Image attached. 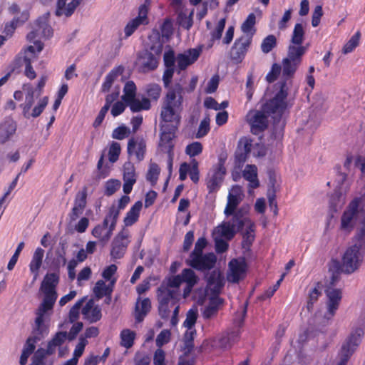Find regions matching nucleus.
<instances>
[{
    "instance_id": "nucleus-1",
    "label": "nucleus",
    "mask_w": 365,
    "mask_h": 365,
    "mask_svg": "<svg viewBox=\"0 0 365 365\" xmlns=\"http://www.w3.org/2000/svg\"><path fill=\"white\" fill-rule=\"evenodd\" d=\"M58 283V276L54 273L47 274L41 285L44 294L43 302L36 312V317L34 327V339L29 338L22 351L31 355L35 349L36 340L48 334L46 321L57 298L55 288Z\"/></svg>"
},
{
    "instance_id": "nucleus-2",
    "label": "nucleus",
    "mask_w": 365,
    "mask_h": 365,
    "mask_svg": "<svg viewBox=\"0 0 365 365\" xmlns=\"http://www.w3.org/2000/svg\"><path fill=\"white\" fill-rule=\"evenodd\" d=\"M182 86L175 83L166 94L162 106L160 117L165 122L178 125L182 110Z\"/></svg>"
},
{
    "instance_id": "nucleus-3",
    "label": "nucleus",
    "mask_w": 365,
    "mask_h": 365,
    "mask_svg": "<svg viewBox=\"0 0 365 365\" xmlns=\"http://www.w3.org/2000/svg\"><path fill=\"white\" fill-rule=\"evenodd\" d=\"M249 205H242L237 210L234 216L229 220L222 222L219 225L215 227L212 231V236H217L227 240H232L235 235L241 230L242 217L243 214H249Z\"/></svg>"
},
{
    "instance_id": "nucleus-4",
    "label": "nucleus",
    "mask_w": 365,
    "mask_h": 365,
    "mask_svg": "<svg viewBox=\"0 0 365 365\" xmlns=\"http://www.w3.org/2000/svg\"><path fill=\"white\" fill-rule=\"evenodd\" d=\"M365 318L359 319L352 327L351 331L346 342L343 344L339 354V361L346 364L349 359L353 354L356 347L359 345L364 334Z\"/></svg>"
},
{
    "instance_id": "nucleus-5",
    "label": "nucleus",
    "mask_w": 365,
    "mask_h": 365,
    "mask_svg": "<svg viewBox=\"0 0 365 365\" xmlns=\"http://www.w3.org/2000/svg\"><path fill=\"white\" fill-rule=\"evenodd\" d=\"M199 279L198 276L192 269L185 268L182 270L180 274L170 277L165 284L170 287V289L175 290L176 294L180 296V286L182 283H185L186 285L182 292V297L185 299L190 295L193 287L197 284Z\"/></svg>"
},
{
    "instance_id": "nucleus-6",
    "label": "nucleus",
    "mask_w": 365,
    "mask_h": 365,
    "mask_svg": "<svg viewBox=\"0 0 365 365\" xmlns=\"http://www.w3.org/2000/svg\"><path fill=\"white\" fill-rule=\"evenodd\" d=\"M325 293L327 296V311L323 315L321 312H318L315 314L317 322L321 324H325L332 319L339 307L342 298V292L339 289H334L329 287L326 289Z\"/></svg>"
},
{
    "instance_id": "nucleus-7",
    "label": "nucleus",
    "mask_w": 365,
    "mask_h": 365,
    "mask_svg": "<svg viewBox=\"0 0 365 365\" xmlns=\"http://www.w3.org/2000/svg\"><path fill=\"white\" fill-rule=\"evenodd\" d=\"M362 246L361 242H357L346 248L341 258V271L342 272L351 274L359 269L364 258L361 252Z\"/></svg>"
},
{
    "instance_id": "nucleus-8",
    "label": "nucleus",
    "mask_w": 365,
    "mask_h": 365,
    "mask_svg": "<svg viewBox=\"0 0 365 365\" xmlns=\"http://www.w3.org/2000/svg\"><path fill=\"white\" fill-rule=\"evenodd\" d=\"M363 207V200L360 197H356L349 202L340 218V230L342 232L349 234L353 231Z\"/></svg>"
},
{
    "instance_id": "nucleus-9",
    "label": "nucleus",
    "mask_w": 365,
    "mask_h": 365,
    "mask_svg": "<svg viewBox=\"0 0 365 365\" xmlns=\"http://www.w3.org/2000/svg\"><path fill=\"white\" fill-rule=\"evenodd\" d=\"M306 51V46H289L287 56L282 60V78H292Z\"/></svg>"
},
{
    "instance_id": "nucleus-10",
    "label": "nucleus",
    "mask_w": 365,
    "mask_h": 365,
    "mask_svg": "<svg viewBox=\"0 0 365 365\" xmlns=\"http://www.w3.org/2000/svg\"><path fill=\"white\" fill-rule=\"evenodd\" d=\"M23 90L26 92L25 97V102L21 105L23 110V115L26 118H36L41 115L46 106L48 103V98L45 96L41 98L37 105L34 108L31 112V108L34 103L36 91L31 84H24L23 86Z\"/></svg>"
},
{
    "instance_id": "nucleus-11",
    "label": "nucleus",
    "mask_w": 365,
    "mask_h": 365,
    "mask_svg": "<svg viewBox=\"0 0 365 365\" xmlns=\"http://www.w3.org/2000/svg\"><path fill=\"white\" fill-rule=\"evenodd\" d=\"M239 331H232L205 340L202 347L206 351H225L230 349L239 340Z\"/></svg>"
},
{
    "instance_id": "nucleus-12",
    "label": "nucleus",
    "mask_w": 365,
    "mask_h": 365,
    "mask_svg": "<svg viewBox=\"0 0 365 365\" xmlns=\"http://www.w3.org/2000/svg\"><path fill=\"white\" fill-rule=\"evenodd\" d=\"M118 220V214L115 211L108 213L103 222L96 225L91 232L92 235L98 239V242L104 246L106 245L115 228Z\"/></svg>"
},
{
    "instance_id": "nucleus-13",
    "label": "nucleus",
    "mask_w": 365,
    "mask_h": 365,
    "mask_svg": "<svg viewBox=\"0 0 365 365\" xmlns=\"http://www.w3.org/2000/svg\"><path fill=\"white\" fill-rule=\"evenodd\" d=\"M158 300L159 303V314L162 318H167L170 315L171 308L175 305L179 295L175 290L166 286L164 283L158 289Z\"/></svg>"
},
{
    "instance_id": "nucleus-14",
    "label": "nucleus",
    "mask_w": 365,
    "mask_h": 365,
    "mask_svg": "<svg viewBox=\"0 0 365 365\" xmlns=\"http://www.w3.org/2000/svg\"><path fill=\"white\" fill-rule=\"evenodd\" d=\"M292 103L277 94L264 103L262 106L264 111L269 115H273V118H280L285 111L292 106Z\"/></svg>"
},
{
    "instance_id": "nucleus-15",
    "label": "nucleus",
    "mask_w": 365,
    "mask_h": 365,
    "mask_svg": "<svg viewBox=\"0 0 365 365\" xmlns=\"http://www.w3.org/2000/svg\"><path fill=\"white\" fill-rule=\"evenodd\" d=\"M247 266L244 258L232 259L228 264L227 280L232 283H238L243 280L247 274Z\"/></svg>"
},
{
    "instance_id": "nucleus-16",
    "label": "nucleus",
    "mask_w": 365,
    "mask_h": 365,
    "mask_svg": "<svg viewBox=\"0 0 365 365\" xmlns=\"http://www.w3.org/2000/svg\"><path fill=\"white\" fill-rule=\"evenodd\" d=\"M135 65L139 72L148 73L158 67V58L153 53L145 50L138 53Z\"/></svg>"
},
{
    "instance_id": "nucleus-17",
    "label": "nucleus",
    "mask_w": 365,
    "mask_h": 365,
    "mask_svg": "<svg viewBox=\"0 0 365 365\" xmlns=\"http://www.w3.org/2000/svg\"><path fill=\"white\" fill-rule=\"evenodd\" d=\"M252 36L249 35H242L237 38L230 51L232 60L235 61L236 63L241 62L252 43Z\"/></svg>"
},
{
    "instance_id": "nucleus-18",
    "label": "nucleus",
    "mask_w": 365,
    "mask_h": 365,
    "mask_svg": "<svg viewBox=\"0 0 365 365\" xmlns=\"http://www.w3.org/2000/svg\"><path fill=\"white\" fill-rule=\"evenodd\" d=\"M192 255H190L186 264L197 270L204 271L212 269L216 262L217 258L213 253L197 254V258L193 261Z\"/></svg>"
},
{
    "instance_id": "nucleus-19",
    "label": "nucleus",
    "mask_w": 365,
    "mask_h": 365,
    "mask_svg": "<svg viewBox=\"0 0 365 365\" xmlns=\"http://www.w3.org/2000/svg\"><path fill=\"white\" fill-rule=\"evenodd\" d=\"M268 115L262 110H251L247 115V120L254 133L264 130L268 125Z\"/></svg>"
},
{
    "instance_id": "nucleus-20",
    "label": "nucleus",
    "mask_w": 365,
    "mask_h": 365,
    "mask_svg": "<svg viewBox=\"0 0 365 365\" xmlns=\"http://www.w3.org/2000/svg\"><path fill=\"white\" fill-rule=\"evenodd\" d=\"M244 197L242 187L239 185L233 186L228 194L227 202L224 213L227 217L235 215L237 207L241 202Z\"/></svg>"
},
{
    "instance_id": "nucleus-21",
    "label": "nucleus",
    "mask_w": 365,
    "mask_h": 365,
    "mask_svg": "<svg viewBox=\"0 0 365 365\" xmlns=\"http://www.w3.org/2000/svg\"><path fill=\"white\" fill-rule=\"evenodd\" d=\"M201 50L198 48H190L176 56L177 69L178 73L185 70L193 64L199 58Z\"/></svg>"
},
{
    "instance_id": "nucleus-22",
    "label": "nucleus",
    "mask_w": 365,
    "mask_h": 365,
    "mask_svg": "<svg viewBox=\"0 0 365 365\" xmlns=\"http://www.w3.org/2000/svg\"><path fill=\"white\" fill-rule=\"evenodd\" d=\"M297 89L293 86L292 78H282L275 85V93L289 100L292 103Z\"/></svg>"
},
{
    "instance_id": "nucleus-23",
    "label": "nucleus",
    "mask_w": 365,
    "mask_h": 365,
    "mask_svg": "<svg viewBox=\"0 0 365 365\" xmlns=\"http://www.w3.org/2000/svg\"><path fill=\"white\" fill-rule=\"evenodd\" d=\"M248 215L249 214H243L241 223V230L243 227H245L242 234V247L245 249L251 246L255 238V225Z\"/></svg>"
},
{
    "instance_id": "nucleus-24",
    "label": "nucleus",
    "mask_w": 365,
    "mask_h": 365,
    "mask_svg": "<svg viewBox=\"0 0 365 365\" xmlns=\"http://www.w3.org/2000/svg\"><path fill=\"white\" fill-rule=\"evenodd\" d=\"M148 13V9L145 4H143L139 7L138 16L130 21L125 28V34L126 36H130L140 25L148 24L147 17Z\"/></svg>"
},
{
    "instance_id": "nucleus-25",
    "label": "nucleus",
    "mask_w": 365,
    "mask_h": 365,
    "mask_svg": "<svg viewBox=\"0 0 365 365\" xmlns=\"http://www.w3.org/2000/svg\"><path fill=\"white\" fill-rule=\"evenodd\" d=\"M252 140L250 138L243 136L240 138L235 152V160L239 165L244 163L252 150Z\"/></svg>"
},
{
    "instance_id": "nucleus-26",
    "label": "nucleus",
    "mask_w": 365,
    "mask_h": 365,
    "mask_svg": "<svg viewBox=\"0 0 365 365\" xmlns=\"http://www.w3.org/2000/svg\"><path fill=\"white\" fill-rule=\"evenodd\" d=\"M52 29L47 24L46 19H43L36 21L33 30L26 38L29 41H31L38 37L48 38L52 36Z\"/></svg>"
},
{
    "instance_id": "nucleus-27",
    "label": "nucleus",
    "mask_w": 365,
    "mask_h": 365,
    "mask_svg": "<svg viewBox=\"0 0 365 365\" xmlns=\"http://www.w3.org/2000/svg\"><path fill=\"white\" fill-rule=\"evenodd\" d=\"M226 170L223 164L220 163L213 168L212 173L209 174L207 180V187L210 192H214L218 189L225 174Z\"/></svg>"
},
{
    "instance_id": "nucleus-28",
    "label": "nucleus",
    "mask_w": 365,
    "mask_h": 365,
    "mask_svg": "<svg viewBox=\"0 0 365 365\" xmlns=\"http://www.w3.org/2000/svg\"><path fill=\"white\" fill-rule=\"evenodd\" d=\"M17 129L16 123L7 118L0 124V145L10 140L15 135Z\"/></svg>"
},
{
    "instance_id": "nucleus-29",
    "label": "nucleus",
    "mask_w": 365,
    "mask_h": 365,
    "mask_svg": "<svg viewBox=\"0 0 365 365\" xmlns=\"http://www.w3.org/2000/svg\"><path fill=\"white\" fill-rule=\"evenodd\" d=\"M87 188L85 187L79 191L75 198L74 206L70 214L71 220H76L82 215L86 205Z\"/></svg>"
},
{
    "instance_id": "nucleus-30",
    "label": "nucleus",
    "mask_w": 365,
    "mask_h": 365,
    "mask_svg": "<svg viewBox=\"0 0 365 365\" xmlns=\"http://www.w3.org/2000/svg\"><path fill=\"white\" fill-rule=\"evenodd\" d=\"M224 304V299L218 296L211 297L208 304L205 307L202 312V317L205 319H211L215 318L222 309Z\"/></svg>"
},
{
    "instance_id": "nucleus-31",
    "label": "nucleus",
    "mask_w": 365,
    "mask_h": 365,
    "mask_svg": "<svg viewBox=\"0 0 365 365\" xmlns=\"http://www.w3.org/2000/svg\"><path fill=\"white\" fill-rule=\"evenodd\" d=\"M123 192L128 195L132 191L136 182L135 168L130 163H126L123 166Z\"/></svg>"
},
{
    "instance_id": "nucleus-32",
    "label": "nucleus",
    "mask_w": 365,
    "mask_h": 365,
    "mask_svg": "<svg viewBox=\"0 0 365 365\" xmlns=\"http://www.w3.org/2000/svg\"><path fill=\"white\" fill-rule=\"evenodd\" d=\"M146 144L143 139L140 138L130 139L128 143V153L130 155H134L138 160H142L144 158Z\"/></svg>"
},
{
    "instance_id": "nucleus-33",
    "label": "nucleus",
    "mask_w": 365,
    "mask_h": 365,
    "mask_svg": "<svg viewBox=\"0 0 365 365\" xmlns=\"http://www.w3.org/2000/svg\"><path fill=\"white\" fill-rule=\"evenodd\" d=\"M80 4L78 0H57L56 14L57 16H71Z\"/></svg>"
},
{
    "instance_id": "nucleus-34",
    "label": "nucleus",
    "mask_w": 365,
    "mask_h": 365,
    "mask_svg": "<svg viewBox=\"0 0 365 365\" xmlns=\"http://www.w3.org/2000/svg\"><path fill=\"white\" fill-rule=\"evenodd\" d=\"M82 314L90 322H96L101 318V310L93 300H89L82 309Z\"/></svg>"
},
{
    "instance_id": "nucleus-35",
    "label": "nucleus",
    "mask_w": 365,
    "mask_h": 365,
    "mask_svg": "<svg viewBox=\"0 0 365 365\" xmlns=\"http://www.w3.org/2000/svg\"><path fill=\"white\" fill-rule=\"evenodd\" d=\"M142 207L143 202L140 200L135 202L132 205L123 218V224L125 227H130L138 221Z\"/></svg>"
},
{
    "instance_id": "nucleus-36",
    "label": "nucleus",
    "mask_w": 365,
    "mask_h": 365,
    "mask_svg": "<svg viewBox=\"0 0 365 365\" xmlns=\"http://www.w3.org/2000/svg\"><path fill=\"white\" fill-rule=\"evenodd\" d=\"M114 285L115 280H112L111 282L106 283L105 281L100 279L96 283L93 289V292L98 299H101L104 296L111 295Z\"/></svg>"
},
{
    "instance_id": "nucleus-37",
    "label": "nucleus",
    "mask_w": 365,
    "mask_h": 365,
    "mask_svg": "<svg viewBox=\"0 0 365 365\" xmlns=\"http://www.w3.org/2000/svg\"><path fill=\"white\" fill-rule=\"evenodd\" d=\"M43 255L44 250L40 247L36 248L33 255L29 268L31 272L34 274V280H36L38 277V271L42 264Z\"/></svg>"
},
{
    "instance_id": "nucleus-38",
    "label": "nucleus",
    "mask_w": 365,
    "mask_h": 365,
    "mask_svg": "<svg viewBox=\"0 0 365 365\" xmlns=\"http://www.w3.org/2000/svg\"><path fill=\"white\" fill-rule=\"evenodd\" d=\"M242 175L244 178L250 182V187L253 189L259 186L257 168L255 165H247L243 170Z\"/></svg>"
},
{
    "instance_id": "nucleus-39",
    "label": "nucleus",
    "mask_w": 365,
    "mask_h": 365,
    "mask_svg": "<svg viewBox=\"0 0 365 365\" xmlns=\"http://www.w3.org/2000/svg\"><path fill=\"white\" fill-rule=\"evenodd\" d=\"M133 112H139L143 110H149L150 108V100L143 97L141 99L134 97L131 101L126 103Z\"/></svg>"
},
{
    "instance_id": "nucleus-40",
    "label": "nucleus",
    "mask_w": 365,
    "mask_h": 365,
    "mask_svg": "<svg viewBox=\"0 0 365 365\" xmlns=\"http://www.w3.org/2000/svg\"><path fill=\"white\" fill-rule=\"evenodd\" d=\"M151 308V303L149 299L143 300L138 299L135 304V319L141 322Z\"/></svg>"
},
{
    "instance_id": "nucleus-41",
    "label": "nucleus",
    "mask_w": 365,
    "mask_h": 365,
    "mask_svg": "<svg viewBox=\"0 0 365 365\" xmlns=\"http://www.w3.org/2000/svg\"><path fill=\"white\" fill-rule=\"evenodd\" d=\"M224 285L223 277L220 272L214 271L207 279V286L215 293H217Z\"/></svg>"
},
{
    "instance_id": "nucleus-42",
    "label": "nucleus",
    "mask_w": 365,
    "mask_h": 365,
    "mask_svg": "<svg viewBox=\"0 0 365 365\" xmlns=\"http://www.w3.org/2000/svg\"><path fill=\"white\" fill-rule=\"evenodd\" d=\"M150 45L149 48L156 57H159L163 51V41L161 40L158 33H153L149 36Z\"/></svg>"
},
{
    "instance_id": "nucleus-43",
    "label": "nucleus",
    "mask_w": 365,
    "mask_h": 365,
    "mask_svg": "<svg viewBox=\"0 0 365 365\" xmlns=\"http://www.w3.org/2000/svg\"><path fill=\"white\" fill-rule=\"evenodd\" d=\"M304 39V27L302 24H297L294 26L291 43L289 46H303L302 43Z\"/></svg>"
},
{
    "instance_id": "nucleus-44",
    "label": "nucleus",
    "mask_w": 365,
    "mask_h": 365,
    "mask_svg": "<svg viewBox=\"0 0 365 365\" xmlns=\"http://www.w3.org/2000/svg\"><path fill=\"white\" fill-rule=\"evenodd\" d=\"M356 225V232L355 235V238L357 242H361L362 243L364 239L365 238V210L363 207L362 210L359 214V217L357 219Z\"/></svg>"
},
{
    "instance_id": "nucleus-45",
    "label": "nucleus",
    "mask_w": 365,
    "mask_h": 365,
    "mask_svg": "<svg viewBox=\"0 0 365 365\" xmlns=\"http://www.w3.org/2000/svg\"><path fill=\"white\" fill-rule=\"evenodd\" d=\"M67 339V333L60 331L56 334L48 344L47 354H52L57 346H61Z\"/></svg>"
},
{
    "instance_id": "nucleus-46",
    "label": "nucleus",
    "mask_w": 365,
    "mask_h": 365,
    "mask_svg": "<svg viewBox=\"0 0 365 365\" xmlns=\"http://www.w3.org/2000/svg\"><path fill=\"white\" fill-rule=\"evenodd\" d=\"M31 42H34V45L28 46L27 48L25 49L23 53H21L19 54V56L18 57V58L19 60H21V55L23 56H22L23 61H24V57L26 55H28L29 56H30L31 58V61H32L34 58H36V51L40 52L42 51V49L43 48V44L40 41L35 38L34 41H31Z\"/></svg>"
},
{
    "instance_id": "nucleus-47",
    "label": "nucleus",
    "mask_w": 365,
    "mask_h": 365,
    "mask_svg": "<svg viewBox=\"0 0 365 365\" xmlns=\"http://www.w3.org/2000/svg\"><path fill=\"white\" fill-rule=\"evenodd\" d=\"M322 284L320 283H317L312 287L309 292L308 295V300L307 307L309 311H311L313 308L314 304L318 300L319 297L322 294Z\"/></svg>"
},
{
    "instance_id": "nucleus-48",
    "label": "nucleus",
    "mask_w": 365,
    "mask_h": 365,
    "mask_svg": "<svg viewBox=\"0 0 365 365\" xmlns=\"http://www.w3.org/2000/svg\"><path fill=\"white\" fill-rule=\"evenodd\" d=\"M174 137L173 133L163 132L160 135L159 146L163 152L169 153V147H170V153H173V144L172 140Z\"/></svg>"
},
{
    "instance_id": "nucleus-49",
    "label": "nucleus",
    "mask_w": 365,
    "mask_h": 365,
    "mask_svg": "<svg viewBox=\"0 0 365 365\" xmlns=\"http://www.w3.org/2000/svg\"><path fill=\"white\" fill-rule=\"evenodd\" d=\"M120 337V345L128 349L133 344L134 339L135 338V332L129 329H124L121 331Z\"/></svg>"
},
{
    "instance_id": "nucleus-50",
    "label": "nucleus",
    "mask_w": 365,
    "mask_h": 365,
    "mask_svg": "<svg viewBox=\"0 0 365 365\" xmlns=\"http://www.w3.org/2000/svg\"><path fill=\"white\" fill-rule=\"evenodd\" d=\"M360 38L361 33L357 31L344 44L341 50L342 53L346 55L349 53H351L359 46Z\"/></svg>"
},
{
    "instance_id": "nucleus-51",
    "label": "nucleus",
    "mask_w": 365,
    "mask_h": 365,
    "mask_svg": "<svg viewBox=\"0 0 365 365\" xmlns=\"http://www.w3.org/2000/svg\"><path fill=\"white\" fill-rule=\"evenodd\" d=\"M256 22V17L254 14H250L247 19L243 22L241 26V30L245 34L244 35H249L252 37L255 34V29L254 26Z\"/></svg>"
},
{
    "instance_id": "nucleus-52",
    "label": "nucleus",
    "mask_w": 365,
    "mask_h": 365,
    "mask_svg": "<svg viewBox=\"0 0 365 365\" xmlns=\"http://www.w3.org/2000/svg\"><path fill=\"white\" fill-rule=\"evenodd\" d=\"M344 203L345 198L339 192L335 191L331 195L329 206L334 212H336L338 210L341 209Z\"/></svg>"
},
{
    "instance_id": "nucleus-53",
    "label": "nucleus",
    "mask_w": 365,
    "mask_h": 365,
    "mask_svg": "<svg viewBox=\"0 0 365 365\" xmlns=\"http://www.w3.org/2000/svg\"><path fill=\"white\" fill-rule=\"evenodd\" d=\"M136 86L133 81H128L123 88L122 99L126 103L136 96Z\"/></svg>"
},
{
    "instance_id": "nucleus-54",
    "label": "nucleus",
    "mask_w": 365,
    "mask_h": 365,
    "mask_svg": "<svg viewBox=\"0 0 365 365\" xmlns=\"http://www.w3.org/2000/svg\"><path fill=\"white\" fill-rule=\"evenodd\" d=\"M198 317V311L197 307H192L189 309L186 314V319L183 322V326L187 329H191L195 326Z\"/></svg>"
},
{
    "instance_id": "nucleus-55",
    "label": "nucleus",
    "mask_w": 365,
    "mask_h": 365,
    "mask_svg": "<svg viewBox=\"0 0 365 365\" xmlns=\"http://www.w3.org/2000/svg\"><path fill=\"white\" fill-rule=\"evenodd\" d=\"M276 46L277 38L274 35L270 34L262 40L261 50L264 53H268Z\"/></svg>"
},
{
    "instance_id": "nucleus-56",
    "label": "nucleus",
    "mask_w": 365,
    "mask_h": 365,
    "mask_svg": "<svg viewBox=\"0 0 365 365\" xmlns=\"http://www.w3.org/2000/svg\"><path fill=\"white\" fill-rule=\"evenodd\" d=\"M130 232L128 230L123 228L114 238L113 245H120L123 247L128 246L129 243Z\"/></svg>"
},
{
    "instance_id": "nucleus-57",
    "label": "nucleus",
    "mask_w": 365,
    "mask_h": 365,
    "mask_svg": "<svg viewBox=\"0 0 365 365\" xmlns=\"http://www.w3.org/2000/svg\"><path fill=\"white\" fill-rule=\"evenodd\" d=\"M160 172V169L156 163H152L150 164V167L146 175V179L151 183L152 185H154L156 183Z\"/></svg>"
},
{
    "instance_id": "nucleus-58",
    "label": "nucleus",
    "mask_w": 365,
    "mask_h": 365,
    "mask_svg": "<svg viewBox=\"0 0 365 365\" xmlns=\"http://www.w3.org/2000/svg\"><path fill=\"white\" fill-rule=\"evenodd\" d=\"M130 197L128 195H123L122 196L117 202V204L113 203L110 207L109 208V211L108 213H111V212L115 211L117 212L118 217L119 216L120 211L121 210H123L127 205L130 202Z\"/></svg>"
},
{
    "instance_id": "nucleus-59",
    "label": "nucleus",
    "mask_w": 365,
    "mask_h": 365,
    "mask_svg": "<svg viewBox=\"0 0 365 365\" xmlns=\"http://www.w3.org/2000/svg\"><path fill=\"white\" fill-rule=\"evenodd\" d=\"M202 145L200 142H193L187 145L185 148V153L190 158L200 155L202 152Z\"/></svg>"
},
{
    "instance_id": "nucleus-60",
    "label": "nucleus",
    "mask_w": 365,
    "mask_h": 365,
    "mask_svg": "<svg viewBox=\"0 0 365 365\" xmlns=\"http://www.w3.org/2000/svg\"><path fill=\"white\" fill-rule=\"evenodd\" d=\"M210 118L209 116H205L200 122L197 132L196 133V138H201L205 136L210 131Z\"/></svg>"
},
{
    "instance_id": "nucleus-61",
    "label": "nucleus",
    "mask_w": 365,
    "mask_h": 365,
    "mask_svg": "<svg viewBox=\"0 0 365 365\" xmlns=\"http://www.w3.org/2000/svg\"><path fill=\"white\" fill-rule=\"evenodd\" d=\"M120 74L119 69L111 71L106 77L105 81L102 85V91L107 92L110 88L113 83L117 76Z\"/></svg>"
},
{
    "instance_id": "nucleus-62",
    "label": "nucleus",
    "mask_w": 365,
    "mask_h": 365,
    "mask_svg": "<svg viewBox=\"0 0 365 365\" xmlns=\"http://www.w3.org/2000/svg\"><path fill=\"white\" fill-rule=\"evenodd\" d=\"M120 181L118 180H108L105 184V194L108 196L112 195L120 187Z\"/></svg>"
},
{
    "instance_id": "nucleus-63",
    "label": "nucleus",
    "mask_w": 365,
    "mask_h": 365,
    "mask_svg": "<svg viewBox=\"0 0 365 365\" xmlns=\"http://www.w3.org/2000/svg\"><path fill=\"white\" fill-rule=\"evenodd\" d=\"M84 302V299L78 300L70 309L68 319L71 323L75 322L79 317L80 309Z\"/></svg>"
},
{
    "instance_id": "nucleus-64",
    "label": "nucleus",
    "mask_w": 365,
    "mask_h": 365,
    "mask_svg": "<svg viewBox=\"0 0 365 365\" xmlns=\"http://www.w3.org/2000/svg\"><path fill=\"white\" fill-rule=\"evenodd\" d=\"M120 153V145L118 143L113 142L108 151V158L111 163H115Z\"/></svg>"
}]
</instances>
